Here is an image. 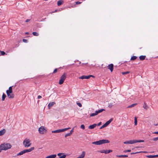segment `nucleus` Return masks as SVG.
I'll use <instances>...</instances> for the list:
<instances>
[{"label":"nucleus","mask_w":158,"mask_h":158,"mask_svg":"<svg viewBox=\"0 0 158 158\" xmlns=\"http://www.w3.org/2000/svg\"><path fill=\"white\" fill-rule=\"evenodd\" d=\"M130 73V72L129 71H127V72H122V73L123 75H124L127 74H128Z\"/></svg>","instance_id":"f704fd0d"},{"label":"nucleus","mask_w":158,"mask_h":158,"mask_svg":"<svg viewBox=\"0 0 158 158\" xmlns=\"http://www.w3.org/2000/svg\"><path fill=\"white\" fill-rule=\"evenodd\" d=\"M98 114V113H97V111H96L94 113H93L91 114L90 115V117H93V116H94L95 115H97Z\"/></svg>","instance_id":"cd10ccee"},{"label":"nucleus","mask_w":158,"mask_h":158,"mask_svg":"<svg viewBox=\"0 0 158 158\" xmlns=\"http://www.w3.org/2000/svg\"><path fill=\"white\" fill-rule=\"evenodd\" d=\"M23 42H25V43H26V42H27V40H26V39H23Z\"/></svg>","instance_id":"603ef678"},{"label":"nucleus","mask_w":158,"mask_h":158,"mask_svg":"<svg viewBox=\"0 0 158 158\" xmlns=\"http://www.w3.org/2000/svg\"><path fill=\"white\" fill-rule=\"evenodd\" d=\"M32 34L35 36H38L39 35V34L38 33L36 32H32Z\"/></svg>","instance_id":"2f4dec72"},{"label":"nucleus","mask_w":158,"mask_h":158,"mask_svg":"<svg viewBox=\"0 0 158 158\" xmlns=\"http://www.w3.org/2000/svg\"><path fill=\"white\" fill-rule=\"evenodd\" d=\"M11 145L10 143H3L0 145L1 150H6L11 148Z\"/></svg>","instance_id":"f257e3e1"},{"label":"nucleus","mask_w":158,"mask_h":158,"mask_svg":"<svg viewBox=\"0 0 158 158\" xmlns=\"http://www.w3.org/2000/svg\"><path fill=\"white\" fill-rule=\"evenodd\" d=\"M77 105H78L80 107H81L82 106V105L80 103V102H77Z\"/></svg>","instance_id":"79ce46f5"},{"label":"nucleus","mask_w":158,"mask_h":158,"mask_svg":"<svg viewBox=\"0 0 158 158\" xmlns=\"http://www.w3.org/2000/svg\"><path fill=\"white\" fill-rule=\"evenodd\" d=\"M1 150L0 149V152H1Z\"/></svg>","instance_id":"680f3d73"},{"label":"nucleus","mask_w":158,"mask_h":158,"mask_svg":"<svg viewBox=\"0 0 158 158\" xmlns=\"http://www.w3.org/2000/svg\"><path fill=\"white\" fill-rule=\"evenodd\" d=\"M113 120V118H111L108 121L106 122L105 124L106 125V126H107L108 125H109L110 123Z\"/></svg>","instance_id":"2eb2a0df"},{"label":"nucleus","mask_w":158,"mask_h":158,"mask_svg":"<svg viewBox=\"0 0 158 158\" xmlns=\"http://www.w3.org/2000/svg\"><path fill=\"white\" fill-rule=\"evenodd\" d=\"M73 129H74V128H73L72 129V130H71L70 131V132H69V133H70V134H71H71H72L73 132V131H74V130H73Z\"/></svg>","instance_id":"37998d69"},{"label":"nucleus","mask_w":158,"mask_h":158,"mask_svg":"<svg viewBox=\"0 0 158 158\" xmlns=\"http://www.w3.org/2000/svg\"><path fill=\"white\" fill-rule=\"evenodd\" d=\"M31 20V19H27L26 20V23H28V22H29V21H30Z\"/></svg>","instance_id":"8fccbe9b"},{"label":"nucleus","mask_w":158,"mask_h":158,"mask_svg":"<svg viewBox=\"0 0 158 158\" xmlns=\"http://www.w3.org/2000/svg\"><path fill=\"white\" fill-rule=\"evenodd\" d=\"M81 129H82L83 130H84L85 129V126L83 124H82L81 125Z\"/></svg>","instance_id":"c9c22d12"},{"label":"nucleus","mask_w":158,"mask_h":158,"mask_svg":"<svg viewBox=\"0 0 158 158\" xmlns=\"http://www.w3.org/2000/svg\"><path fill=\"white\" fill-rule=\"evenodd\" d=\"M25 153L24 152V150H23L22 151H21L19 153H18L17 154V156H19L20 155H22Z\"/></svg>","instance_id":"b1692460"},{"label":"nucleus","mask_w":158,"mask_h":158,"mask_svg":"<svg viewBox=\"0 0 158 158\" xmlns=\"http://www.w3.org/2000/svg\"><path fill=\"white\" fill-rule=\"evenodd\" d=\"M154 125L155 126H157L158 125V123L157 124H154Z\"/></svg>","instance_id":"4d7b16f0"},{"label":"nucleus","mask_w":158,"mask_h":158,"mask_svg":"<svg viewBox=\"0 0 158 158\" xmlns=\"http://www.w3.org/2000/svg\"><path fill=\"white\" fill-rule=\"evenodd\" d=\"M158 157V155H156V157Z\"/></svg>","instance_id":"052dcab7"},{"label":"nucleus","mask_w":158,"mask_h":158,"mask_svg":"<svg viewBox=\"0 0 158 158\" xmlns=\"http://www.w3.org/2000/svg\"><path fill=\"white\" fill-rule=\"evenodd\" d=\"M110 141L107 139H102L98 141L93 142L92 143L94 144L100 145L105 143H108Z\"/></svg>","instance_id":"f03ea898"},{"label":"nucleus","mask_w":158,"mask_h":158,"mask_svg":"<svg viewBox=\"0 0 158 158\" xmlns=\"http://www.w3.org/2000/svg\"><path fill=\"white\" fill-rule=\"evenodd\" d=\"M124 143L125 144H129V141H127L124 142Z\"/></svg>","instance_id":"09e8293b"},{"label":"nucleus","mask_w":158,"mask_h":158,"mask_svg":"<svg viewBox=\"0 0 158 158\" xmlns=\"http://www.w3.org/2000/svg\"><path fill=\"white\" fill-rule=\"evenodd\" d=\"M114 65L113 64H109L108 66V69H109L111 72H112L113 70Z\"/></svg>","instance_id":"9b49d317"},{"label":"nucleus","mask_w":158,"mask_h":158,"mask_svg":"<svg viewBox=\"0 0 158 158\" xmlns=\"http://www.w3.org/2000/svg\"><path fill=\"white\" fill-rule=\"evenodd\" d=\"M105 110L104 109H101L99 110L98 111H96L97 113L98 114H99L100 113H101V112H102V111H105Z\"/></svg>","instance_id":"bb28decb"},{"label":"nucleus","mask_w":158,"mask_h":158,"mask_svg":"<svg viewBox=\"0 0 158 158\" xmlns=\"http://www.w3.org/2000/svg\"><path fill=\"white\" fill-rule=\"evenodd\" d=\"M146 157L149 158H153L156 157V155H147Z\"/></svg>","instance_id":"5701e85b"},{"label":"nucleus","mask_w":158,"mask_h":158,"mask_svg":"<svg viewBox=\"0 0 158 158\" xmlns=\"http://www.w3.org/2000/svg\"><path fill=\"white\" fill-rule=\"evenodd\" d=\"M152 140L155 141H157L158 140V137L153 138Z\"/></svg>","instance_id":"ea45409f"},{"label":"nucleus","mask_w":158,"mask_h":158,"mask_svg":"<svg viewBox=\"0 0 158 158\" xmlns=\"http://www.w3.org/2000/svg\"><path fill=\"white\" fill-rule=\"evenodd\" d=\"M106 125L104 124L101 127H100V129H102L105 127H106Z\"/></svg>","instance_id":"4c0bfd02"},{"label":"nucleus","mask_w":158,"mask_h":158,"mask_svg":"<svg viewBox=\"0 0 158 158\" xmlns=\"http://www.w3.org/2000/svg\"><path fill=\"white\" fill-rule=\"evenodd\" d=\"M141 152H132V153H131V154L132 155V154H136V153H140Z\"/></svg>","instance_id":"49530a36"},{"label":"nucleus","mask_w":158,"mask_h":158,"mask_svg":"<svg viewBox=\"0 0 158 158\" xmlns=\"http://www.w3.org/2000/svg\"><path fill=\"white\" fill-rule=\"evenodd\" d=\"M64 2V1L63 0H60L57 1V5L58 6H60Z\"/></svg>","instance_id":"6ab92c4d"},{"label":"nucleus","mask_w":158,"mask_h":158,"mask_svg":"<svg viewBox=\"0 0 158 158\" xmlns=\"http://www.w3.org/2000/svg\"><path fill=\"white\" fill-rule=\"evenodd\" d=\"M25 34H29V33H28V32H26V33H25Z\"/></svg>","instance_id":"bf43d9fd"},{"label":"nucleus","mask_w":158,"mask_h":158,"mask_svg":"<svg viewBox=\"0 0 158 158\" xmlns=\"http://www.w3.org/2000/svg\"><path fill=\"white\" fill-rule=\"evenodd\" d=\"M23 145L26 148L30 147L31 145V140L28 139H25L23 141Z\"/></svg>","instance_id":"7ed1b4c3"},{"label":"nucleus","mask_w":158,"mask_h":158,"mask_svg":"<svg viewBox=\"0 0 158 158\" xmlns=\"http://www.w3.org/2000/svg\"><path fill=\"white\" fill-rule=\"evenodd\" d=\"M89 76H89V78L91 77H94V76H93V75H89Z\"/></svg>","instance_id":"6e6d98bb"},{"label":"nucleus","mask_w":158,"mask_h":158,"mask_svg":"<svg viewBox=\"0 0 158 158\" xmlns=\"http://www.w3.org/2000/svg\"><path fill=\"white\" fill-rule=\"evenodd\" d=\"M66 74L64 73L61 77L60 79L59 80V84L60 85L62 84L66 77Z\"/></svg>","instance_id":"20e7f679"},{"label":"nucleus","mask_w":158,"mask_h":158,"mask_svg":"<svg viewBox=\"0 0 158 158\" xmlns=\"http://www.w3.org/2000/svg\"><path fill=\"white\" fill-rule=\"evenodd\" d=\"M0 52L2 55H4L5 54V52L4 51H0Z\"/></svg>","instance_id":"a19ab883"},{"label":"nucleus","mask_w":158,"mask_h":158,"mask_svg":"<svg viewBox=\"0 0 158 158\" xmlns=\"http://www.w3.org/2000/svg\"><path fill=\"white\" fill-rule=\"evenodd\" d=\"M6 130L5 129H3L0 131V136L3 135L5 133Z\"/></svg>","instance_id":"aec40b11"},{"label":"nucleus","mask_w":158,"mask_h":158,"mask_svg":"<svg viewBox=\"0 0 158 158\" xmlns=\"http://www.w3.org/2000/svg\"><path fill=\"white\" fill-rule=\"evenodd\" d=\"M113 120V118H111L108 121L106 122L105 124L106 125V126H107L108 125H109L110 123Z\"/></svg>","instance_id":"4468645a"},{"label":"nucleus","mask_w":158,"mask_h":158,"mask_svg":"<svg viewBox=\"0 0 158 158\" xmlns=\"http://www.w3.org/2000/svg\"><path fill=\"white\" fill-rule=\"evenodd\" d=\"M41 97H42L40 95H39L38 96L37 98L38 99H40V98H41Z\"/></svg>","instance_id":"864d4df0"},{"label":"nucleus","mask_w":158,"mask_h":158,"mask_svg":"<svg viewBox=\"0 0 158 158\" xmlns=\"http://www.w3.org/2000/svg\"><path fill=\"white\" fill-rule=\"evenodd\" d=\"M62 156H60L59 158H65L66 156V155L64 153V154L62 155Z\"/></svg>","instance_id":"72a5a7b5"},{"label":"nucleus","mask_w":158,"mask_h":158,"mask_svg":"<svg viewBox=\"0 0 158 158\" xmlns=\"http://www.w3.org/2000/svg\"><path fill=\"white\" fill-rule=\"evenodd\" d=\"M143 107L146 110H148L149 108L148 106L146 105L145 102H144L143 104Z\"/></svg>","instance_id":"412c9836"},{"label":"nucleus","mask_w":158,"mask_h":158,"mask_svg":"<svg viewBox=\"0 0 158 158\" xmlns=\"http://www.w3.org/2000/svg\"><path fill=\"white\" fill-rule=\"evenodd\" d=\"M112 152V150H103L101 151H99L101 153H105V154L109 153L110 152Z\"/></svg>","instance_id":"1a4fd4ad"},{"label":"nucleus","mask_w":158,"mask_h":158,"mask_svg":"<svg viewBox=\"0 0 158 158\" xmlns=\"http://www.w3.org/2000/svg\"><path fill=\"white\" fill-rule=\"evenodd\" d=\"M143 152V153H146L147 152Z\"/></svg>","instance_id":"13d9d810"},{"label":"nucleus","mask_w":158,"mask_h":158,"mask_svg":"<svg viewBox=\"0 0 158 158\" xmlns=\"http://www.w3.org/2000/svg\"><path fill=\"white\" fill-rule=\"evenodd\" d=\"M97 125V124H94L89 126L88 128L90 129H92L95 128Z\"/></svg>","instance_id":"ddd939ff"},{"label":"nucleus","mask_w":158,"mask_h":158,"mask_svg":"<svg viewBox=\"0 0 158 158\" xmlns=\"http://www.w3.org/2000/svg\"><path fill=\"white\" fill-rule=\"evenodd\" d=\"M75 3H76V4H81V2H80L79 1H77V2H76Z\"/></svg>","instance_id":"a18cd8bd"},{"label":"nucleus","mask_w":158,"mask_h":158,"mask_svg":"<svg viewBox=\"0 0 158 158\" xmlns=\"http://www.w3.org/2000/svg\"><path fill=\"white\" fill-rule=\"evenodd\" d=\"M154 133L155 134H158V131L155 132H154Z\"/></svg>","instance_id":"5fc2aeb1"},{"label":"nucleus","mask_w":158,"mask_h":158,"mask_svg":"<svg viewBox=\"0 0 158 158\" xmlns=\"http://www.w3.org/2000/svg\"><path fill=\"white\" fill-rule=\"evenodd\" d=\"M45 1H47V0H45Z\"/></svg>","instance_id":"e2e57ef3"},{"label":"nucleus","mask_w":158,"mask_h":158,"mask_svg":"<svg viewBox=\"0 0 158 158\" xmlns=\"http://www.w3.org/2000/svg\"><path fill=\"white\" fill-rule=\"evenodd\" d=\"M13 86H11L9 87V89L8 90H7L6 92H12V87Z\"/></svg>","instance_id":"393cba45"},{"label":"nucleus","mask_w":158,"mask_h":158,"mask_svg":"<svg viewBox=\"0 0 158 158\" xmlns=\"http://www.w3.org/2000/svg\"><path fill=\"white\" fill-rule=\"evenodd\" d=\"M131 152V150H126L125 151V152Z\"/></svg>","instance_id":"de8ad7c7"},{"label":"nucleus","mask_w":158,"mask_h":158,"mask_svg":"<svg viewBox=\"0 0 158 158\" xmlns=\"http://www.w3.org/2000/svg\"><path fill=\"white\" fill-rule=\"evenodd\" d=\"M70 129V127L67 128L62 129H58L56 130H55L54 131H52V133H60L62 132H64L65 131H66L69 129Z\"/></svg>","instance_id":"39448f33"},{"label":"nucleus","mask_w":158,"mask_h":158,"mask_svg":"<svg viewBox=\"0 0 158 158\" xmlns=\"http://www.w3.org/2000/svg\"><path fill=\"white\" fill-rule=\"evenodd\" d=\"M89 76H85V75H83L81 76V77H79L80 79H88L89 78Z\"/></svg>","instance_id":"f8f14e48"},{"label":"nucleus","mask_w":158,"mask_h":158,"mask_svg":"<svg viewBox=\"0 0 158 158\" xmlns=\"http://www.w3.org/2000/svg\"><path fill=\"white\" fill-rule=\"evenodd\" d=\"M57 69H54L53 73H56L57 72Z\"/></svg>","instance_id":"c03bdc74"},{"label":"nucleus","mask_w":158,"mask_h":158,"mask_svg":"<svg viewBox=\"0 0 158 158\" xmlns=\"http://www.w3.org/2000/svg\"><path fill=\"white\" fill-rule=\"evenodd\" d=\"M71 135V134H70L69 133H67L65 135V137H66L67 136H70Z\"/></svg>","instance_id":"58836bf2"},{"label":"nucleus","mask_w":158,"mask_h":158,"mask_svg":"<svg viewBox=\"0 0 158 158\" xmlns=\"http://www.w3.org/2000/svg\"><path fill=\"white\" fill-rule=\"evenodd\" d=\"M7 97L9 98H12L14 97V94L12 93V92H10V93L8 92H6Z\"/></svg>","instance_id":"6e6552de"},{"label":"nucleus","mask_w":158,"mask_h":158,"mask_svg":"<svg viewBox=\"0 0 158 158\" xmlns=\"http://www.w3.org/2000/svg\"><path fill=\"white\" fill-rule=\"evenodd\" d=\"M102 124V122H99V123H98V124H97V125L98 126H100Z\"/></svg>","instance_id":"3c124183"},{"label":"nucleus","mask_w":158,"mask_h":158,"mask_svg":"<svg viewBox=\"0 0 158 158\" xmlns=\"http://www.w3.org/2000/svg\"><path fill=\"white\" fill-rule=\"evenodd\" d=\"M34 147H32L31 148L27 149H25L24 150V152L25 153L27 152H31L32 151L34 150Z\"/></svg>","instance_id":"9d476101"},{"label":"nucleus","mask_w":158,"mask_h":158,"mask_svg":"<svg viewBox=\"0 0 158 158\" xmlns=\"http://www.w3.org/2000/svg\"><path fill=\"white\" fill-rule=\"evenodd\" d=\"M6 97V95L4 93L3 94L2 97V100L3 101L5 100V98Z\"/></svg>","instance_id":"c756f323"},{"label":"nucleus","mask_w":158,"mask_h":158,"mask_svg":"<svg viewBox=\"0 0 158 158\" xmlns=\"http://www.w3.org/2000/svg\"><path fill=\"white\" fill-rule=\"evenodd\" d=\"M144 142V140H129V144H133L138 142Z\"/></svg>","instance_id":"0eeeda50"},{"label":"nucleus","mask_w":158,"mask_h":158,"mask_svg":"<svg viewBox=\"0 0 158 158\" xmlns=\"http://www.w3.org/2000/svg\"><path fill=\"white\" fill-rule=\"evenodd\" d=\"M54 104H55V103L54 102H51L49 103L48 104V107L49 109Z\"/></svg>","instance_id":"a211bd4d"},{"label":"nucleus","mask_w":158,"mask_h":158,"mask_svg":"<svg viewBox=\"0 0 158 158\" xmlns=\"http://www.w3.org/2000/svg\"><path fill=\"white\" fill-rule=\"evenodd\" d=\"M137 58V57L136 56H133L131 57V60H135Z\"/></svg>","instance_id":"473e14b6"},{"label":"nucleus","mask_w":158,"mask_h":158,"mask_svg":"<svg viewBox=\"0 0 158 158\" xmlns=\"http://www.w3.org/2000/svg\"><path fill=\"white\" fill-rule=\"evenodd\" d=\"M116 156L119 158L121 157H127L128 156L127 155H117Z\"/></svg>","instance_id":"4be33fe9"},{"label":"nucleus","mask_w":158,"mask_h":158,"mask_svg":"<svg viewBox=\"0 0 158 158\" xmlns=\"http://www.w3.org/2000/svg\"><path fill=\"white\" fill-rule=\"evenodd\" d=\"M85 151H82L81 154L79 156L80 158H83L85 155Z\"/></svg>","instance_id":"dca6fc26"},{"label":"nucleus","mask_w":158,"mask_h":158,"mask_svg":"<svg viewBox=\"0 0 158 158\" xmlns=\"http://www.w3.org/2000/svg\"><path fill=\"white\" fill-rule=\"evenodd\" d=\"M134 120H135V121H134L135 125L136 126L137 125V117H135Z\"/></svg>","instance_id":"7c9ffc66"},{"label":"nucleus","mask_w":158,"mask_h":158,"mask_svg":"<svg viewBox=\"0 0 158 158\" xmlns=\"http://www.w3.org/2000/svg\"><path fill=\"white\" fill-rule=\"evenodd\" d=\"M56 154L52 155L47 156L45 158H55L56 157Z\"/></svg>","instance_id":"f3484780"},{"label":"nucleus","mask_w":158,"mask_h":158,"mask_svg":"<svg viewBox=\"0 0 158 158\" xmlns=\"http://www.w3.org/2000/svg\"><path fill=\"white\" fill-rule=\"evenodd\" d=\"M38 131L39 132L42 134H44L46 132V130L44 128V127L41 126L39 129Z\"/></svg>","instance_id":"423d86ee"},{"label":"nucleus","mask_w":158,"mask_h":158,"mask_svg":"<svg viewBox=\"0 0 158 158\" xmlns=\"http://www.w3.org/2000/svg\"><path fill=\"white\" fill-rule=\"evenodd\" d=\"M137 105V103L133 104L130 106H129L127 107V108H131V107H133L134 106H135L136 105Z\"/></svg>","instance_id":"c85d7f7f"},{"label":"nucleus","mask_w":158,"mask_h":158,"mask_svg":"<svg viewBox=\"0 0 158 158\" xmlns=\"http://www.w3.org/2000/svg\"><path fill=\"white\" fill-rule=\"evenodd\" d=\"M64 154V153H59L57 154V155L59 156H60L61 155Z\"/></svg>","instance_id":"e433bc0d"},{"label":"nucleus","mask_w":158,"mask_h":158,"mask_svg":"<svg viewBox=\"0 0 158 158\" xmlns=\"http://www.w3.org/2000/svg\"><path fill=\"white\" fill-rule=\"evenodd\" d=\"M145 56H139V58L141 60H143L145 59Z\"/></svg>","instance_id":"a878e982"}]
</instances>
